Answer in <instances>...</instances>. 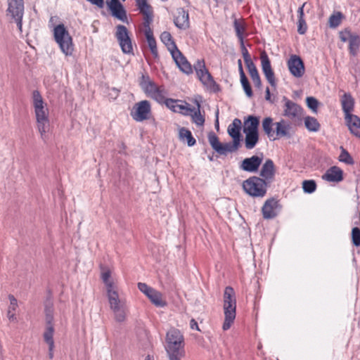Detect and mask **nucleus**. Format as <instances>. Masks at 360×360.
<instances>
[{
	"mask_svg": "<svg viewBox=\"0 0 360 360\" xmlns=\"http://www.w3.org/2000/svg\"><path fill=\"white\" fill-rule=\"evenodd\" d=\"M101 278L105 287L109 307L114 319L119 323L125 321L129 314V307L127 300L119 295L118 287L112 278L111 271L108 268H102Z\"/></svg>",
	"mask_w": 360,
	"mask_h": 360,
	"instance_id": "1",
	"label": "nucleus"
},
{
	"mask_svg": "<svg viewBox=\"0 0 360 360\" xmlns=\"http://www.w3.org/2000/svg\"><path fill=\"white\" fill-rule=\"evenodd\" d=\"M32 105L34 110L37 130L42 141L46 143L49 139L50 131L49 110L40 92L34 90L32 96Z\"/></svg>",
	"mask_w": 360,
	"mask_h": 360,
	"instance_id": "2",
	"label": "nucleus"
},
{
	"mask_svg": "<svg viewBox=\"0 0 360 360\" xmlns=\"http://www.w3.org/2000/svg\"><path fill=\"white\" fill-rule=\"evenodd\" d=\"M184 337L176 328L170 329L166 335V351L169 360H181L185 356Z\"/></svg>",
	"mask_w": 360,
	"mask_h": 360,
	"instance_id": "3",
	"label": "nucleus"
},
{
	"mask_svg": "<svg viewBox=\"0 0 360 360\" xmlns=\"http://www.w3.org/2000/svg\"><path fill=\"white\" fill-rule=\"evenodd\" d=\"M224 321L222 326L224 330H229L234 320L236 315V298L233 288L231 286L226 287L224 292Z\"/></svg>",
	"mask_w": 360,
	"mask_h": 360,
	"instance_id": "4",
	"label": "nucleus"
},
{
	"mask_svg": "<svg viewBox=\"0 0 360 360\" xmlns=\"http://www.w3.org/2000/svg\"><path fill=\"white\" fill-rule=\"evenodd\" d=\"M139 85L145 94L158 103H165L167 101V91L163 86H158L148 75H143Z\"/></svg>",
	"mask_w": 360,
	"mask_h": 360,
	"instance_id": "5",
	"label": "nucleus"
},
{
	"mask_svg": "<svg viewBox=\"0 0 360 360\" xmlns=\"http://www.w3.org/2000/svg\"><path fill=\"white\" fill-rule=\"evenodd\" d=\"M53 37L61 51L67 56H72L74 51L72 38L63 24L53 28Z\"/></svg>",
	"mask_w": 360,
	"mask_h": 360,
	"instance_id": "6",
	"label": "nucleus"
},
{
	"mask_svg": "<svg viewBox=\"0 0 360 360\" xmlns=\"http://www.w3.org/2000/svg\"><path fill=\"white\" fill-rule=\"evenodd\" d=\"M267 183L260 177L252 176L244 181L243 188L250 195L264 197L266 193Z\"/></svg>",
	"mask_w": 360,
	"mask_h": 360,
	"instance_id": "7",
	"label": "nucleus"
},
{
	"mask_svg": "<svg viewBox=\"0 0 360 360\" xmlns=\"http://www.w3.org/2000/svg\"><path fill=\"white\" fill-rule=\"evenodd\" d=\"M208 141L212 148L219 155H226L228 153L236 152L240 146V141L233 139V142L221 143L217 135L211 132L208 135Z\"/></svg>",
	"mask_w": 360,
	"mask_h": 360,
	"instance_id": "8",
	"label": "nucleus"
},
{
	"mask_svg": "<svg viewBox=\"0 0 360 360\" xmlns=\"http://www.w3.org/2000/svg\"><path fill=\"white\" fill-rule=\"evenodd\" d=\"M8 8L6 15L13 20L22 31V20L24 15V0H7Z\"/></svg>",
	"mask_w": 360,
	"mask_h": 360,
	"instance_id": "9",
	"label": "nucleus"
},
{
	"mask_svg": "<svg viewBox=\"0 0 360 360\" xmlns=\"http://www.w3.org/2000/svg\"><path fill=\"white\" fill-rule=\"evenodd\" d=\"M137 286L139 290L143 293L155 307L162 308L167 306V301L164 298L162 292L150 287L145 283H139Z\"/></svg>",
	"mask_w": 360,
	"mask_h": 360,
	"instance_id": "10",
	"label": "nucleus"
},
{
	"mask_svg": "<svg viewBox=\"0 0 360 360\" xmlns=\"http://www.w3.org/2000/svg\"><path fill=\"white\" fill-rule=\"evenodd\" d=\"M194 69L195 70L198 78L204 86L210 89H214L215 87H217V85L214 82L212 76L205 67V64L203 60H198L197 62L194 64Z\"/></svg>",
	"mask_w": 360,
	"mask_h": 360,
	"instance_id": "11",
	"label": "nucleus"
},
{
	"mask_svg": "<svg viewBox=\"0 0 360 360\" xmlns=\"http://www.w3.org/2000/svg\"><path fill=\"white\" fill-rule=\"evenodd\" d=\"M130 115L136 122L147 120L151 115V105L147 100L139 101L134 105Z\"/></svg>",
	"mask_w": 360,
	"mask_h": 360,
	"instance_id": "12",
	"label": "nucleus"
},
{
	"mask_svg": "<svg viewBox=\"0 0 360 360\" xmlns=\"http://www.w3.org/2000/svg\"><path fill=\"white\" fill-rule=\"evenodd\" d=\"M115 37L124 53H133V46L128 30L124 25H118L116 27Z\"/></svg>",
	"mask_w": 360,
	"mask_h": 360,
	"instance_id": "13",
	"label": "nucleus"
},
{
	"mask_svg": "<svg viewBox=\"0 0 360 360\" xmlns=\"http://www.w3.org/2000/svg\"><path fill=\"white\" fill-rule=\"evenodd\" d=\"M340 39L342 41L349 42V53L356 56L360 47V37L358 34L352 33L349 30L345 29L339 33Z\"/></svg>",
	"mask_w": 360,
	"mask_h": 360,
	"instance_id": "14",
	"label": "nucleus"
},
{
	"mask_svg": "<svg viewBox=\"0 0 360 360\" xmlns=\"http://www.w3.org/2000/svg\"><path fill=\"white\" fill-rule=\"evenodd\" d=\"M287 65L290 74L295 77L300 78L304 75V65L300 56L297 55L290 56L287 61Z\"/></svg>",
	"mask_w": 360,
	"mask_h": 360,
	"instance_id": "15",
	"label": "nucleus"
},
{
	"mask_svg": "<svg viewBox=\"0 0 360 360\" xmlns=\"http://www.w3.org/2000/svg\"><path fill=\"white\" fill-rule=\"evenodd\" d=\"M105 4L113 17L122 22L127 20V12L119 0H106Z\"/></svg>",
	"mask_w": 360,
	"mask_h": 360,
	"instance_id": "16",
	"label": "nucleus"
},
{
	"mask_svg": "<svg viewBox=\"0 0 360 360\" xmlns=\"http://www.w3.org/2000/svg\"><path fill=\"white\" fill-rule=\"evenodd\" d=\"M260 60L262 71L269 84L275 87L276 79L274 71L271 68V62L266 51H263L260 54Z\"/></svg>",
	"mask_w": 360,
	"mask_h": 360,
	"instance_id": "17",
	"label": "nucleus"
},
{
	"mask_svg": "<svg viewBox=\"0 0 360 360\" xmlns=\"http://www.w3.org/2000/svg\"><path fill=\"white\" fill-rule=\"evenodd\" d=\"M262 160V157L258 155L245 158L240 165V169L248 172H255L261 165Z\"/></svg>",
	"mask_w": 360,
	"mask_h": 360,
	"instance_id": "18",
	"label": "nucleus"
},
{
	"mask_svg": "<svg viewBox=\"0 0 360 360\" xmlns=\"http://www.w3.org/2000/svg\"><path fill=\"white\" fill-rule=\"evenodd\" d=\"M276 174V168L274 163L272 160L267 159L265 162L262 165L260 170V176L262 179L265 181L266 183H271Z\"/></svg>",
	"mask_w": 360,
	"mask_h": 360,
	"instance_id": "19",
	"label": "nucleus"
},
{
	"mask_svg": "<svg viewBox=\"0 0 360 360\" xmlns=\"http://www.w3.org/2000/svg\"><path fill=\"white\" fill-rule=\"evenodd\" d=\"M172 56L179 69L188 75L192 72V67L179 50L174 51Z\"/></svg>",
	"mask_w": 360,
	"mask_h": 360,
	"instance_id": "20",
	"label": "nucleus"
},
{
	"mask_svg": "<svg viewBox=\"0 0 360 360\" xmlns=\"http://www.w3.org/2000/svg\"><path fill=\"white\" fill-rule=\"evenodd\" d=\"M283 101H285L284 115L285 117L294 119L301 114L302 108L300 105L285 97L283 98Z\"/></svg>",
	"mask_w": 360,
	"mask_h": 360,
	"instance_id": "21",
	"label": "nucleus"
},
{
	"mask_svg": "<svg viewBox=\"0 0 360 360\" xmlns=\"http://www.w3.org/2000/svg\"><path fill=\"white\" fill-rule=\"evenodd\" d=\"M345 122L350 132L360 139V118L354 114L345 117Z\"/></svg>",
	"mask_w": 360,
	"mask_h": 360,
	"instance_id": "22",
	"label": "nucleus"
},
{
	"mask_svg": "<svg viewBox=\"0 0 360 360\" xmlns=\"http://www.w3.org/2000/svg\"><path fill=\"white\" fill-rule=\"evenodd\" d=\"M342 111L345 117L352 114L354 108V99L349 93H345L340 98Z\"/></svg>",
	"mask_w": 360,
	"mask_h": 360,
	"instance_id": "23",
	"label": "nucleus"
},
{
	"mask_svg": "<svg viewBox=\"0 0 360 360\" xmlns=\"http://www.w3.org/2000/svg\"><path fill=\"white\" fill-rule=\"evenodd\" d=\"M175 25L181 30H186L189 27V15L188 13L184 9L180 8L178 10L177 15L174 19Z\"/></svg>",
	"mask_w": 360,
	"mask_h": 360,
	"instance_id": "24",
	"label": "nucleus"
},
{
	"mask_svg": "<svg viewBox=\"0 0 360 360\" xmlns=\"http://www.w3.org/2000/svg\"><path fill=\"white\" fill-rule=\"evenodd\" d=\"M242 127L241 120L238 118H235L232 123H231L227 129L229 135L235 140L240 141V130Z\"/></svg>",
	"mask_w": 360,
	"mask_h": 360,
	"instance_id": "25",
	"label": "nucleus"
},
{
	"mask_svg": "<svg viewBox=\"0 0 360 360\" xmlns=\"http://www.w3.org/2000/svg\"><path fill=\"white\" fill-rule=\"evenodd\" d=\"M323 179L330 182H338L342 180V170L338 167H332L323 174Z\"/></svg>",
	"mask_w": 360,
	"mask_h": 360,
	"instance_id": "26",
	"label": "nucleus"
},
{
	"mask_svg": "<svg viewBox=\"0 0 360 360\" xmlns=\"http://www.w3.org/2000/svg\"><path fill=\"white\" fill-rule=\"evenodd\" d=\"M278 202L274 199L267 200L262 207V214L264 219H271L276 217V208Z\"/></svg>",
	"mask_w": 360,
	"mask_h": 360,
	"instance_id": "27",
	"label": "nucleus"
},
{
	"mask_svg": "<svg viewBox=\"0 0 360 360\" xmlns=\"http://www.w3.org/2000/svg\"><path fill=\"white\" fill-rule=\"evenodd\" d=\"M259 124V120L258 117L252 115L248 116V117L244 121L243 132H258Z\"/></svg>",
	"mask_w": 360,
	"mask_h": 360,
	"instance_id": "28",
	"label": "nucleus"
},
{
	"mask_svg": "<svg viewBox=\"0 0 360 360\" xmlns=\"http://www.w3.org/2000/svg\"><path fill=\"white\" fill-rule=\"evenodd\" d=\"M233 27L239 42L244 41L246 32V24L244 20L242 18H235L233 20Z\"/></svg>",
	"mask_w": 360,
	"mask_h": 360,
	"instance_id": "29",
	"label": "nucleus"
},
{
	"mask_svg": "<svg viewBox=\"0 0 360 360\" xmlns=\"http://www.w3.org/2000/svg\"><path fill=\"white\" fill-rule=\"evenodd\" d=\"M10 304L8 307L7 317L11 321H16L15 311L18 309V301L13 295H8Z\"/></svg>",
	"mask_w": 360,
	"mask_h": 360,
	"instance_id": "30",
	"label": "nucleus"
},
{
	"mask_svg": "<svg viewBox=\"0 0 360 360\" xmlns=\"http://www.w3.org/2000/svg\"><path fill=\"white\" fill-rule=\"evenodd\" d=\"M160 39L162 42L166 45L171 54H172L174 51L179 50L169 32H163L160 35Z\"/></svg>",
	"mask_w": 360,
	"mask_h": 360,
	"instance_id": "31",
	"label": "nucleus"
},
{
	"mask_svg": "<svg viewBox=\"0 0 360 360\" xmlns=\"http://www.w3.org/2000/svg\"><path fill=\"white\" fill-rule=\"evenodd\" d=\"M245 146L248 150L254 148L259 141V132L245 133Z\"/></svg>",
	"mask_w": 360,
	"mask_h": 360,
	"instance_id": "32",
	"label": "nucleus"
},
{
	"mask_svg": "<svg viewBox=\"0 0 360 360\" xmlns=\"http://www.w3.org/2000/svg\"><path fill=\"white\" fill-rule=\"evenodd\" d=\"M179 135L180 140L183 142H186L188 146H193L196 143L191 131L184 127L179 129Z\"/></svg>",
	"mask_w": 360,
	"mask_h": 360,
	"instance_id": "33",
	"label": "nucleus"
},
{
	"mask_svg": "<svg viewBox=\"0 0 360 360\" xmlns=\"http://www.w3.org/2000/svg\"><path fill=\"white\" fill-rule=\"evenodd\" d=\"M145 36L147 40L148 45L150 48L151 53L157 57L158 55L156 41L153 37V33L151 29H148L147 32H145Z\"/></svg>",
	"mask_w": 360,
	"mask_h": 360,
	"instance_id": "34",
	"label": "nucleus"
},
{
	"mask_svg": "<svg viewBox=\"0 0 360 360\" xmlns=\"http://www.w3.org/2000/svg\"><path fill=\"white\" fill-rule=\"evenodd\" d=\"M273 120L271 117H266L262 121V128L265 134L270 139L275 140V131L273 129Z\"/></svg>",
	"mask_w": 360,
	"mask_h": 360,
	"instance_id": "35",
	"label": "nucleus"
},
{
	"mask_svg": "<svg viewBox=\"0 0 360 360\" xmlns=\"http://www.w3.org/2000/svg\"><path fill=\"white\" fill-rule=\"evenodd\" d=\"M275 140L281 137L286 136L288 134L289 125L284 121L278 122L275 124Z\"/></svg>",
	"mask_w": 360,
	"mask_h": 360,
	"instance_id": "36",
	"label": "nucleus"
},
{
	"mask_svg": "<svg viewBox=\"0 0 360 360\" xmlns=\"http://www.w3.org/2000/svg\"><path fill=\"white\" fill-rule=\"evenodd\" d=\"M53 304L51 302H48L45 304V321L46 326H54L53 325Z\"/></svg>",
	"mask_w": 360,
	"mask_h": 360,
	"instance_id": "37",
	"label": "nucleus"
},
{
	"mask_svg": "<svg viewBox=\"0 0 360 360\" xmlns=\"http://www.w3.org/2000/svg\"><path fill=\"white\" fill-rule=\"evenodd\" d=\"M304 125L309 131L316 132L320 129V124L313 117L307 116L304 118Z\"/></svg>",
	"mask_w": 360,
	"mask_h": 360,
	"instance_id": "38",
	"label": "nucleus"
},
{
	"mask_svg": "<svg viewBox=\"0 0 360 360\" xmlns=\"http://www.w3.org/2000/svg\"><path fill=\"white\" fill-rule=\"evenodd\" d=\"M53 334H54V326H46L45 330L43 334V338L45 342L49 346L55 345L53 340Z\"/></svg>",
	"mask_w": 360,
	"mask_h": 360,
	"instance_id": "39",
	"label": "nucleus"
},
{
	"mask_svg": "<svg viewBox=\"0 0 360 360\" xmlns=\"http://www.w3.org/2000/svg\"><path fill=\"white\" fill-rule=\"evenodd\" d=\"M141 13L143 15V27L145 28L144 32H147L148 29H151L150 25L153 22V10H148L144 11L143 12H141Z\"/></svg>",
	"mask_w": 360,
	"mask_h": 360,
	"instance_id": "40",
	"label": "nucleus"
},
{
	"mask_svg": "<svg viewBox=\"0 0 360 360\" xmlns=\"http://www.w3.org/2000/svg\"><path fill=\"white\" fill-rule=\"evenodd\" d=\"M165 103L172 111L182 114L184 105L179 104L177 101L167 98Z\"/></svg>",
	"mask_w": 360,
	"mask_h": 360,
	"instance_id": "41",
	"label": "nucleus"
},
{
	"mask_svg": "<svg viewBox=\"0 0 360 360\" xmlns=\"http://www.w3.org/2000/svg\"><path fill=\"white\" fill-rule=\"evenodd\" d=\"M200 105L197 102V108L191 115L193 122L198 126H202L205 122V119L200 112Z\"/></svg>",
	"mask_w": 360,
	"mask_h": 360,
	"instance_id": "42",
	"label": "nucleus"
},
{
	"mask_svg": "<svg viewBox=\"0 0 360 360\" xmlns=\"http://www.w3.org/2000/svg\"><path fill=\"white\" fill-rule=\"evenodd\" d=\"M342 18V14L340 12L333 13L329 18V25L330 27L335 28L340 25Z\"/></svg>",
	"mask_w": 360,
	"mask_h": 360,
	"instance_id": "43",
	"label": "nucleus"
},
{
	"mask_svg": "<svg viewBox=\"0 0 360 360\" xmlns=\"http://www.w3.org/2000/svg\"><path fill=\"white\" fill-rule=\"evenodd\" d=\"M240 82L245 94L249 98L252 96V91L245 75H240Z\"/></svg>",
	"mask_w": 360,
	"mask_h": 360,
	"instance_id": "44",
	"label": "nucleus"
},
{
	"mask_svg": "<svg viewBox=\"0 0 360 360\" xmlns=\"http://www.w3.org/2000/svg\"><path fill=\"white\" fill-rule=\"evenodd\" d=\"M302 188L307 193H312L316 191V184L314 180H305L302 182Z\"/></svg>",
	"mask_w": 360,
	"mask_h": 360,
	"instance_id": "45",
	"label": "nucleus"
},
{
	"mask_svg": "<svg viewBox=\"0 0 360 360\" xmlns=\"http://www.w3.org/2000/svg\"><path fill=\"white\" fill-rule=\"evenodd\" d=\"M352 241L354 246H360V229L354 227L352 229Z\"/></svg>",
	"mask_w": 360,
	"mask_h": 360,
	"instance_id": "46",
	"label": "nucleus"
},
{
	"mask_svg": "<svg viewBox=\"0 0 360 360\" xmlns=\"http://www.w3.org/2000/svg\"><path fill=\"white\" fill-rule=\"evenodd\" d=\"M339 160L340 161L345 162L349 165H352L354 163L352 158L349 154V153L346 151L345 149H342L340 155Z\"/></svg>",
	"mask_w": 360,
	"mask_h": 360,
	"instance_id": "47",
	"label": "nucleus"
},
{
	"mask_svg": "<svg viewBox=\"0 0 360 360\" xmlns=\"http://www.w3.org/2000/svg\"><path fill=\"white\" fill-rule=\"evenodd\" d=\"M307 105L313 112H317V108L319 105L318 101L314 97H307L306 99Z\"/></svg>",
	"mask_w": 360,
	"mask_h": 360,
	"instance_id": "48",
	"label": "nucleus"
},
{
	"mask_svg": "<svg viewBox=\"0 0 360 360\" xmlns=\"http://www.w3.org/2000/svg\"><path fill=\"white\" fill-rule=\"evenodd\" d=\"M136 1L141 13L152 9L151 6L147 3V0H136Z\"/></svg>",
	"mask_w": 360,
	"mask_h": 360,
	"instance_id": "49",
	"label": "nucleus"
},
{
	"mask_svg": "<svg viewBox=\"0 0 360 360\" xmlns=\"http://www.w3.org/2000/svg\"><path fill=\"white\" fill-rule=\"evenodd\" d=\"M307 29V23L304 18L298 19V29L297 32L301 34H304Z\"/></svg>",
	"mask_w": 360,
	"mask_h": 360,
	"instance_id": "50",
	"label": "nucleus"
},
{
	"mask_svg": "<svg viewBox=\"0 0 360 360\" xmlns=\"http://www.w3.org/2000/svg\"><path fill=\"white\" fill-rule=\"evenodd\" d=\"M240 49H241L244 61H246V60H250L251 57H250V55L249 54L248 49H246V47L245 46L244 41H243L242 42H240Z\"/></svg>",
	"mask_w": 360,
	"mask_h": 360,
	"instance_id": "51",
	"label": "nucleus"
},
{
	"mask_svg": "<svg viewBox=\"0 0 360 360\" xmlns=\"http://www.w3.org/2000/svg\"><path fill=\"white\" fill-rule=\"evenodd\" d=\"M89 3H91L92 5L96 6L99 8H104L105 6V1L104 0H86Z\"/></svg>",
	"mask_w": 360,
	"mask_h": 360,
	"instance_id": "52",
	"label": "nucleus"
},
{
	"mask_svg": "<svg viewBox=\"0 0 360 360\" xmlns=\"http://www.w3.org/2000/svg\"><path fill=\"white\" fill-rule=\"evenodd\" d=\"M245 63L247 66L248 72L257 70V68H256L255 65L254 64V63L252 62V59L246 60V61H245Z\"/></svg>",
	"mask_w": 360,
	"mask_h": 360,
	"instance_id": "53",
	"label": "nucleus"
},
{
	"mask_svg": "<svg viewBox=\"0 0 360 360\" xmlns=\"http://www.w3.org/2000/svg\"><path fill=\"white\" fill-rule=\"evenodd\" d=\"M195 110V109H191L188 108V106L184 105L182 114L185 115H193V112Z\"/></svg>",
	"mask_w": 360,
	"mask_h": 360,
	"instance_id": "54",
	"label": "nucleus"
},
{
	"mask_svg": "<svg viewBox=\"0 0 360 360\" xmlns=\"http://www.w3.org/2000/svg\"><path fill=\"white\" fill-rule=\"evenodd\" d=\"M307 4L306 2H304L297 10V14H298V19L304 18V7Z\"/></svg>",
	"mask_w": 360,
	"mask_h": 360,
	"instance_id": "55",
	"label": "nucleus"
},
{
	"mask_svg": "<svg viewBox=\"0 0 360 360\" xmlns=\"http://www.w3.org/2000/svg\"><path fill=\"white\" fill-rule=\"evenodd\" d=\"M190 326H191V328L193 329V330L195 329V330H200V328L198 327V323L193 319H192L191 320Z\"/></svg>",
	"mask_w": 360,
	"mask_h": 360,
	"instance_id": "56",
	"label": "nucleus"
},
{
	"mask_svg": "<svg viewBox=\"0 0 360 360\" xmlns=\"http://www.w3.org/2000/svg\"><path fill=\"white\" fill-rule=\"evenodd\" d=\"M255 86L256 87H258V88H260L261 86H262V82H261V79H260V77L258 76L256 78H254L253 79H252Z\"/></svg>",
	"mask_w": 360,
	"mask_h": 360,
	"instance_id": "57",
	"label": "nucleus"
},
{
	"mask_svg": "<svg viewBox=\"0 0 360 360\" xmlns=\"http://www.w3.org/2000/svg\"><path fill=\"white\" fill-rule=\"evenodd\" d=\"M238 65L240 75H245L243 68L242 61L240 59L238 60Z\"/></svg>",
	"mask_w": 360,
	"mask_h": 360,
	"instance_id": "58",
	"label": "nucleus"
},
{
	"mask_svg": "<svg viewBox=\"0 0 360 360\" xmlns=\"http://www.w3.org/2000/svg\"><path fill=\"white\" fill-rule=\"evenodd\" d=\"M249 74L252 79L259 76L257 69L253 71H250Z\"/></svg>",
	"mask_w": 360,
	"mask_h": 360,
	"instance_id": "59",
	"label": "nucleus"
},
{
	"mask_svg": "<svg viewBox=\"0 0 360 360\" xmlns=\"http://www.w3.org/2000/svg\"><path fill=\"white\" fill-rule=\"evenodd\" d=\"M55 345L49 346V356L51 359L53 358V350Z\"/></svg>",
	"mask_w": 360,
	"mask_h": 360,
	"instance_id": "60",
	"label": "nucleus"
},
{
	"mask_svg": "<svg viewBox=\"0 0 360 360\" xmlns=\"http://www.w3.org/2000/svg\"><path fill=\"white\" fill-rule=\"evenodd\" d=\"M265 98L266 101H271V94H270V90H269V87H267L266 89Z\"/></svg>",
	"mask_w": 360,
	"mask_h": 360,
	"instance_id": "61",
	"label": "nucleus"
},
{
	"mask_svg": "<svg viewBox=\"0 0 360 360\" xmlns=\"http://www.w3.org/2000/svg\"><path fill=\"white\" fill-rule=\"evenodd\" d=\"M144 360H153V356L148 355Z\"/></svg>",
	"mask_w": 360,
	"mask_h": 360,
	"instance_id": "62",
	"label": "nucleus"
},
{
	"mask_svg": "<svg viewBox=\"0 0 360 360\" xmlns=\"http://www.w3.org/2000/svg\"><path fill=\"white\" fill-rule=\"evenodd\" d=\"M216 127H217V129H219V122H218V120H217Z\"/></svg>",
	"mask_w": 360,
	"mask_h": 360,
	"instance_id": "63",
	"label": "nucleus"
},
{
	"mask_svg": "<svg viewBox=\"0 0 360 360\" xmlns=\"http://www.w3.org/2000/svg\"><path fill=\"white\" fill-rule=\"evenodd\" d=\"M239 1H242V0H238Z\"/></svg>",
	"mask_w": 360,
	"mask_h": 360,
	"instance_id": "64",
	"label": "nucleus"
}]
</instances>
